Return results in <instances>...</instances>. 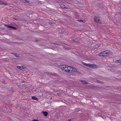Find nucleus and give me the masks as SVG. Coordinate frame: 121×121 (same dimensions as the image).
<instances>
[{"label": "nucleus", "instance_id": "28", "mask_svg": "<svg viewBox=\"0 0 121 121\" xmlns=\"http://www.w3.org/2000/svg\"><path fill=\"white\" fill-rule=\"evenodd\" d=\"M14 19H15V20H17V19L16 18H14Z\"/></svg>", "mask_w": 121, "mask_h": 121}, {"label": "nucleus", "instance_id": "4", "mask_svg": "<svg viewBox=\"0 0 121 121\" xmlns=\"http://www.w3.org/2000/svg\"><path fill=\"white\" fill-rule=\"evenodd\" d=\"M17 67L18 69L22 71L25 70V69H26L25 67H23L22 66H17Z\"/></svg>", "mask_w": 121, "mask_h": 121}, {"label": "nucleus", "instance_id": "3", "mask_svg": "<svg viewBox=\"0 0 121 121\" xmlns=\"http://www.w3.org/2000/svg\"><path fill=\"white\" fill-rule=\"evenodd\" d=\"M88 67H89L92 68H96L97 67V65L95 64L91 65L90 64H88Z\"/></svg>", "mask_w": 121, "mask_h": 121}, {"label": "nucleus", "instance_id": "13", "mask_svg": "<svg viewBox=\"0 0 121 121\" xmlns=\"http://www.w3.org/2000/svg\"><path fill=\"white\" fill-rule=\"evenodd\" d=\"M117 63H121V59H120L119 60H117L116 61Z\"/></svg>", "mask_w": 121, "mask_h": 121}, {"label": "nucleus", "instance_id": "14", "mask_svg": "<svg viewBox=\"0 0 121 121\" xmlns=\"http://www.w3.org/2000/svg\"><path fill=\"white\" fill-rule=\"evenodd\" d=\"M10 28H12L14 30H16L17 29V28L16 27L13 26H11Z\"/></svg>", "mask_w": 121, "mask_h": 121}, {"label": "nucleus", "instance_id": "7", "mask_svg": "<svg viewBox=\"0 0 121 121\" xmlns=\"http://www.w3.org/2000/svg\"><path fill=\"white\" fill-rule=\"evenodd\" d=\"M21 3H29V1H27L26 0H21Z\"/></svg>", "mask_w": 121, "mask_h": 121}, {"label": "nucleus", "instance_id": "1", "mask_svg": "<svg viewBox=\"0 0 121 121\" xmlns=\"http://www.w3.org/2000/svg\"><path fill=\"white\" fill-rule=\"evenodd\" d=\"M68 66L66 65H63L60 67V68L62 70H64L65 72H67Z\"/></svg>", "mask_w": 121, "mask_h": 121}, {"label": "nucleus", "instance_id": "9", "mask_svg": "<svg viewBox=\"0 0 121 121\" xmlns=\"http://www.w3.org/2000/svg\"><path fill=\"white\" fill-rule=\"evenodd\" d=\"M42 113L45 116H47L48 114V113L46 111H42Z\"/></svg>", "mask_w": 121, "mask_h": 121}, {"label": "nucleus", "instance_id": "6", "mask_svg": "<svg viewBox=\"0 0 121 121\" xmlns=\"http://www.w3.org/2000/svg\"><path fill=\"white\" fill-rule=\"evenodd\" d=\"M94 21L97 22H98L99 21V18L98 17H95L94 18Z\"/></svg>", "mask_w": 121, "mask_h": 121}, {"label": "nucleus", "instance_id": "27", "mask_svg": "<svg viewBox=\"0 0 121 121\" xmlns=\"http://www.w3.org/2000/svg\"><path fill=\"white\" fill-rule=\"evenodd\" d=\"M64 47V48L66 49V48L65 46Z\"/></svg>", "mask_w": 121, "mask_h": 121}, {"label": "nucleus", "instance_id": "10", "mask_svg": "<svg viewBox=\"0 0 121 121\" xmlns=\"http://www.w3.org/2000/svg\"><path fill=\"white\" fill-rule=\"evenodd\" d=\"M32 99H33L35 100H38V99L35 96H32Z\"/></svg>", "mask_w": 121, "mask_h": 121}, {"label": "nucleus", "instance_id": "18", "mask_svg": "<svg viewBox=\"0 0 121 121\" xmlns=\"http://www.w3.org/2000/svg\"><path fill=\"white\" fill-rule=\"evenodd\" d=\"M57 95L60 96H61V94L60 93H59L57 94Z\"/></svg>", "mask_w": 121, "mask_h": 121}, {"label": "nucleus", "instance_id": "19", "mask_svg": "<svg viewBox=\"0 0 121 121\" xmlns=\"http://www.w3.org/2000/svg\"><path fill=\"white\" fill-rule=\"evenodd\" d=\"M48 23L50 25H52V26H53V25H52V24H53V23H52V22H49Z\"/></svg>", "mask_w": 121, "mask_h": 121}, {"label": "nucleus", "instance_id": "11", "mask_svg": "<svg viewBox=\"0 0 121 121\" xmlns=\"http://www.w3.org/2000/svg\"><path fill=\"white\" fill-rule=\"evenodd\" d=\"M96 82L100 84H103V82H102L101 81H99V80H97V81H96Z\"/></svg>", "mask_w": 121, "mask_h": 121}, {"label": "nucleus", "instance_id": "8", "mask_svg": "<svg viewBox=\"0 0 121 121\" xmlns=\"http://www.w3.org/2000/svg\"><path fill=\"white\" fill-rule=\"evenodd\" d=\"M104 52H105V53H111L112 52L111 51L105 50L104 51L101 52L100 53H104Z\"/></svg>", "mask_w": 121, "mask_h": 121}, {"label": "nucleus", "instance_id": "23", "mask_svg": "<svg viewBox=\"0 0 121 121\" xmlns=\"http://www.w3.org/2000/svg\"><path fill=\"white\" fill-rule=\"evenodd\" d=\"M32 121H39L38 120H32Z\"/></svg>", "mask_w": 121, "mask_h": 121}, {"label": "nucleus", "instance_id": "22", "mask_svg": "<svg viewBox=\"0 0 121 121\" xmlns=\"http://www.w3.org/2000/svg\"><path fill=\"white\" fill-rule=\"evenodd\" d=\"M63 7H62V8H63L64 9L65 8V5H63Z\"/></svg>", "mask_w": 121, "mask_h": 121}, {"label": "nucleus", "instance_id": "25", "mask_svg": "<svg viewBox=\"0 0 121 121\" xmlns=\"http://www.w3.org/2000/svg\"><path fill=\"white\" fill-rule=\"evenodd\" d=\"M71 119H68L67 121H71Z\"/></svg>", "mask_w": 121, "mask_h": 121}, {"label": "nucleus", "instance_id": "21", "mask_svg": "<svg viewBox=\"0 0 121 121\" xmlns=\"http://www.w3.org/2000/svg\"><path fill=\"white\" fill-rule=\"evenodd\" d=\"M14 55L16 56V57H17V56H17V54H16V53H15V54H14Z\"/></svg>", "mask_w": 121, "mask_h": 121}, {"label": "nucleus", "instance_id": "15", "mask_svg": "<svg viewBox=\"0 0 121 121\" xmlns=\"http://www.w3.org/2000/svg\"><path fill=\"white\" fill-rule=\"evenodd\" d=\"M82 63L83 65H85L86 66L88 67V64H86V63H85V62H82Z\"/></svg>", "mask_w": 121, "mask_h": 121}, {"label": "nucleus", "instance_id": "20", "mask_svg": "<svg viewBox=\"0 0 121 121\" xmlns=\"http://www.w3.org/2000/svg\"><path fill=\"white\" fill-rule=\"evenodd\" d=\"M4 3L3 2L1 1H0V4H3Z\"/></svg>", "mask_w": 121, "mask_h": 121}, {"label": "nucleus", "instance_id": "2", "mask_svg": "<svg viewBox=\"0 0 121 121\" xmlns=\"http://www.w3.org/2000/svg\"><path fill=\"white\" fill-rule=\"evenodd\" d=\"M74 68L68 66L67 72L68 73L73 72L75 71L74 69Z\"/></svg>", "mask_w": 121, "mask_h": 121}, {"label": "nucleus", "instance_id": "17", "mask_svg": "<svg viewBox=\"0 0 121 121\" xmlns=\"http://www.w3.org/2000/svg\"><path fill=\"white\" fill-rule=\"evenodd\" d=\"M4 26H6V27H8L10 28V27L11 26H9V25H7L6 24L4 25Z\"/></svg>", "mask_w": 121, "mask_h": 121}, {"label": "nucleus", "instance_id": "12", "mask_svg": "<svg viewBox=\"0 0 121 121\" xmlns=\"http://www.w3.org/2000/svg\"><path fill=\"white\" fill-rule=\"evenodd\" d=\"M81 83L83 84H87L88 83L87 82L84 81H81Z\"/></svg>", "mask_w": 121, "mask_h": 121}, {"label": "nucleus", "instance_id": "5", "mask_svg": "<svg viewBox=\"0 0 121 121\" xmlns=\"http://www.w3.org/2000/svg\"><path fill=\"white\" fill-rule=\"evenodd\" d=\"M108 54L109 53H100L98 55V56H105L108 55Z\"/></svg>", "mask_w": 121, "mask_h": 121}, {"label": "nucleus", "instance_id": "24", "mask_svg": "<svg viewBox=\"0 0 121 121\" xmlns=\"http://www.w3.org/2000/svg\"><path fill=\"white\" fill-rule=\"evenodd\" d=\"M7 4V3H4V4H5V5H6V4Z\"/></svg>", "mask_w": 121, "mask_h": 121}, {"label": "nucleus", "instance_id": "29", "mask_svg": "<svg viewBox=\"0 0 121 121\" xmlns=\"http://www.w3.org/2000/svg\"><path fill=\"white\" fill-rule=\"evenodd\" d=\"M78 52L77 53H79V52Z\"/></svg>", "mask_w": 121, "mask_h": 121}, {"label": "nucleus", "instance_id": "26", "mask_svg": "<svg viewBox=\"0 0 121 121\" xmlns=\"http://www.w3.org/2000/svg\"><path fill=\"white\" fill-rule=\"evenodd\" d=\"M1 28V29H2V30H4V29H4V28Z\"/></svg>", "mask_w": 121, "mask_h": 121}, {"label": "nucleus", "instance_id": "16", "mask_svg": "<svg viewBox=\"0 0 121 121\" xmlns=\"http://www.w3.org/2000/svg\"><path fill=\"white\" fill-rule=\"evenodd\" d=\"M79 22H84V21L81 20V19H78L77 20Z\"/></svg>", "mask_w": 121, "mask_h": 121}]
</instances>
